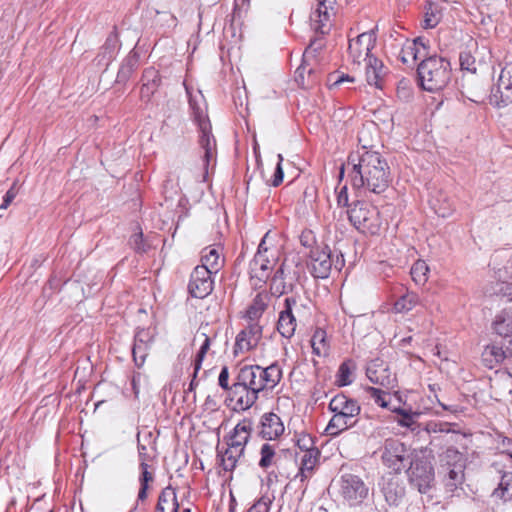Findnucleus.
<instances>
[{
    "label": "nucleus",
    "mask_w": 512,
    "mask_h": 512,
    "mask_svg": "<svg viewBox=\"0 0 512 512\" xmlns=\"http://www.w3.org/2000/svg\"><path fill=\"white\" fill-rule=\"evenodd\" d=\"M350 183L353 189L366 193L380 195L392 182L391 168L387 159L378 151L361 150L353 152L348 157Z\"/></svg>",
    "instance_id": "f257e3e1"
},
{
    "label": "nucleus",
    "mask_w": 512,
    "mask_h": 512,
    "mask_svg": "<svg viewBox=\"0 0 512 512\" xmlns=\"http://www.w3.org/2000/svg\"><path fill=\"white\" fill-rule=\"evenodd\" d=\"M283 371L277 362L266 368L260 365H245L238 371L232 384L231 401L235 410L246 411L259 399L260 393L273 390L281 381Z\"/></svg>",
    "instance_id": "f03ea898"
},
{
    "label": "nucleus",
    "mask_w": 512,
    "mask_h": 512,
    "mask_svg": "<svg viewBox=\"0 0 512 512\" xmlns=\"http://www.w3.org/2000/svg\"><path fill=\"white\" fill-rule=\"evenodd\" d=\"M269 240L270 236L267 232L249 263V278L254 289H262L265 286L279 260V249Z\"/></svg>",
    "instance_id": "7ed1b4c3"
},
{
    "label": "nucleus",
    "mask_w": 512,
    "mask_h": 512,
    "mask_svg": "<svg viewBox=\"0 0 512 512\" xmlns=\"http://www.w3.org/2000/svg\"><path fill=\"white\" fill-rule=\"evenodd\" d=\"M191 116L199 129L198 145L202 151V177L205 180L208 176L209 167L216 163L217 143L212 134L210 120L203 108H201L193 99L189 100Z\"/></svg>",
    "instance_id": "20e7f679"
},
{
    "label": "nucleus",
    "mask_w": 512,
    "mask_h": 512,
    "mask_svg": "<svg viewBox=\"0 0 512 512\" xmlns=\"http://www.w3.org/2000/svg\"><path fill=\"white\" fill-rule=\"evenodd\" d=\"M420 87L428 92H437L447 86L451 79L450 62L440 56L423 58L417 66Z\"/></svg>",
    "instance_id": "39448f33"
},
{
    "label": "nucleus",
    "mask_w": 512,
    "mask_h": 512,
    "mask_svg": "<svg viewBox=\"0 0 512 512\" xmlns=\"http://www.w3.org/2000/svg\"><path fill=\"white\" fill-rule=\"evenodd\" d=\"M347 215L350 223L360 233L368 235L380 233L382 218L377 207L358 200L347 209Z\"/></svg>",
    "instance_id": "423d86ee"
},
{
    "label": "nucleus",
    "mask_w": 512,
    "mask_h": 512,
    "mask_svg": "<svg viewBox=\"0 0 512 512\" xmlns=\"http://www.w3.org/2000/svg\"><path fill=\"white\" fill-rule=\"evenodd\" d=\"M381 459L383 464L395 473L404 470L412 460L405 444L394 438L385 440Z\"/></svg>",
    "instance_id": "0eeeda50"
},
{
    "label": "nucleus",
    "mask_w": 512,
    "mask_h": 512,
    "mask_svg": "<svg viewBox=\"0 0 512 512\" xmlns=\"http://www.w3.org/2000/svg\"><path fill=\"white\" fill-rule=\"evenodd\" d=\"M333 264L337 270H341L344 265L343 255L341 254L340 257L337 255L336 261L333 262L332 253L328 246L324 248L316 247L310 251L309 269L314 278H328Z\"/></svg>",
    "instance_id": "6e6552de"
},
{
    "label": "nucleus",
    "mask_w": 512,
    "mask_h": 512,
    "mask_svg": "<svg viewBox=\"0 0 512 512\" xmlns=\"http://www.w3.org/2000/svg\"><path fill=\"white\" fill-rule=\"evenodd\" d=\"M409 481L420 493H427L434 481V468L430 461L414 458L408 464Z\"/></svg>",
    "instance_id": "1a4fd4ad"
},
{
    "label": "nucleus",
    "mask_w": 512,
    "mask_h": 512,
    "mask_svg": "<svg viewBox=\"0 0 512 512\" xmlns=\"http://www.w3.org/2000/svg\"><path fill=\"white\" fill-rule=\"evenodd\" d=\"M489 101L497 108L512 104V61L507 62L501 69L497 84L491 90Z\"/></svg>",
    "instance_id": "9d476101"
},
{
    "label": "nucleus",
    "mask_w": 512,
    "mask_h": 512,
    "mask_svg": "<svg viewBox=\"0 0 512 512\" xmlns=\"http://www.w3.org/2000/svg\"><path fill=\"white\" fill-rule=\"evenodd\" d=\"M368 492V486L358 475L345 473L340 477V494L350 506L361 504Z\"/></svg>",
    "instance_id": "9b49d317"
},
{
    "label": "nucleus",
    "mask_w": 512,
    "mask_h": 512,
    "mask_svg": "<svg viewBox=\"0 0 512 512\" xmlns=\"http://www.w3.org/2000/svg\"><path fill=\"white\" fill-rule=\"evenodd\" d=\"M213 274L206 267L196 266L190 275L188 283V293L190 296L204 299L210 295L214 288Z\"/></svg>",
    "instance_id": "f8f14e48"
},
{
    "label": "nucleus",
    "mask_w": 512,
    "mask_h": 512,
    "mask_svg": "<svg viewBox=\"0 0 512 512\" xmlns=\"http://www.w3.org/2000/svg\"><path fill=\"white\" fill-rule=\"evenodd\" d=\"M375 42L376 36L373 31L361 33L349 41V58L354 64H360L362 60L367 61L370 56H373L370 52L374 48Z\"/></svg>",
    "instance_id": "ddd939ff"
},
{
    "label": "nucleus",
    "mask_w": 512,
    "mask_h": 512,
    "mask_svg": "<svg viewBox=\"0 0 512 512\" xmlns=\"http://www.w3.org/2000/svg\"><path fill=\"white\" fill-rule=\"evenodd\" d=\"M366 376L371 383L382 386L386 389H393L396 386V376L382 360L372 361L367 369Z\"/></svg>",
    "instance_id": "4468645a"
},
{
    "label": "nucleus",
    "mask_w": 512,
    "mask_h": 512,
    "mask_svg": "<svg viewBox=\"0 0 512 512\" xmlns=\"http://www.w3.org/2000/svg\"><path fill=\"white\" fill-rule=\"evenodd\" d=\"M153 341L154 335L149 329L138 328L136 330L132 347V357L138 368L144 365Z\"/></svg>",
    "instance_id": "2eb2a0df"
},
{
    "label": "nucleus",
    "mask_w": 512,
    "mask_h": 512,
    "mask_svg": "<svg viewBox=\"0 0 512 512\" xmlns=\"http://www.w3.org/2000/svg\"><path fill=\"white\" fill-rule=\"evenodd\" d=\"M328 409L333 414L349 417V420H356V417L361 411V407L358 402L352 398L347 397L343 393H339L331 399L328 405Z\"/></svg>",
    "instance_id": "dca6fc26"
},
{
    "label": "nucleus",
    "mask_w": 512,
    "mask_h": 512,
    "mask_svg": "<svg viewBox=\"0 0 512 512\" xmlns=\"http://www.w3.org/2000/svg\"><path fill=\"white\" fill-rule=\"evenodd\" d=\"M334 4L335 0H318L317 8L310 17L316 33H327L330 18L334 14Z\"/></svg>",
    "instance_id": "f3484780"
},
{
    "label": "nucleus",
    "mask_w": 512,
    "mask_h": 512,
    "mask_svg": "<svg viewBox=\"0 0 512 512\" xmlns=\"http://www.w3.org/2000/svg\"><path fill=\"white\" fill-rule=\"evenodd\" d=\"M252 432V421L243 419L233 430L223 438L226 445H231L245 453L246 446L250 440Z\"/></svg>",
    "instance_id": "a211bd4d"
},
{
    "label": "nucleus",
    "mask_w": 512,
    "mask_h": 512,
    "mask_svg": "<svg viewBox=\"0 0 512 512\" xmlns=\"http://www.w3.org/2000/svg\"><path fill=\"white\" fill-rule=\"evenodd\" d=\"M262 338V326L256 322L250 323L239 332L235 341V353L239 350L250 351L257 347Z\"/></svg>",
    "instance_id": "6ab92c4d"
},
{
    "label": "nucleus",
    "mask_w": 512,
    "mask_h": 512,
    "mask_svg": "<svg viewBox=\"0 0 512 512\" xmlns=\"http://www.w3.org/2000/svg\"><path fill=\"white\" fill-rule=\"evenodd\" d=\"M455 426H457V424L440 421H429L424 425L421 424V432L423 431L428 434L430 436L429 445L435 446L440 440V437L437 436V434L449 435L447 442H456L457 440L455 437L459 435V431L454 429Z\"/></svg>",
    "instance_id": "aec40b11"
},
{
    "label": "nucleus",
    "mask_w": 512,
    "mask_h": 512,
    "mask_svg": "<svg viewBox=\"0 0 512 512\" xmlns=\"http://www.w3.org/2000/svg\"><path fill=\"white\" fill-rule=\"evenodd\" d=\"M512 356V343H502L487 345L482 352L483 364L492 369L505 358Z\"/></svg>",
    "instance_id": "412c9836"
},
{
    "label": "nucleus",
    "mask_w": 512,
    "mask_h": 512,
    "mask_svg": "<svg viewBox=\"0 0 512 512\" xmlns=\"http://www.w3.org/2000/svg\"><path fill=\"white\" fill-rule=\"evenodd\" d=\"M295 304L296 300L294 298H286L284 301L285 309L279 314L277 330L286 339H290L295 334L297 323L292 312V306Z\"/></svg>",
    "instance_id": "4be33fe9"
},
{
    "label": "nucleus",
    "mask_w": 512,
    "mask_h": 512,
    "mask_svg": "<svg viewBox=\"0 0 512 512\" xmlns=\"http://www.w3.org/2000/svg\"><path fill=\"white\" fill-rule=\"evenodd\" d=\"M284 430V424L277 414L270 412L262 416L259 435L263 439L274 440L281 436Z\"/></svg>",
    "instance_id": "5701e85b"
},
{
    "label": "nucleus",
    "mask_w": 512,
    "mask_h": 512,
    "mask_svg": "<svg viewBox=\"0 0 512 512\" xmlns=\"http://www.w3.org/2000/svg\"><path fill=\"white\" fill-rule=\"evenodd\" d=\"M141 82V100L149 102L161 85V75L154 67H148L143 71Z\"/></svg>",
    "instance_id": "b1692460"
},
{
    "label": "nucleus",
    "mask_w": 512,
    "mask_h": 512,
    "mask_svg": "<svg viewBox=\"0 0 512 512\" xmlns=\"http://www.w3.org/2000/svg\"><path fill=\"white\" fill-rule=\"evenodd\" d=\"M320 457L319 449H312L307 452H303L301 457L300 467L298 473L295 475V480H299L301 483L306 482L312 477L315 466Z\"/></svg>",
    "instance_id": "393cba45"
},
{
    "label": "nucleus",
    "mask_w": 512,
    "mask_h": 512,
    "mask_svg": "<svg viewBox=\"0 0 512 512\" xmlns=\"http://www.w3.org/2000/svg\"><path fill=\"white\" fill-rule=\"evenodd\" d=\"M120 47L118 33L116 27L107 36L105 43L100 49V52L96 56L95 60L98 64L108 65L115 57Z\"/></svg>",
    "instance_id": "a878e982"
},
{
    "label": "nucleus",
    "mask_w": 512,
    "mask_h": 512,
    "mask_svg": "<svg viewBox=\"0 0 512 512\" xmlns=\"http://www.w3.org/2000/svg\"><path fill=\"white\" fill-rule=\"evenodd\" d=\"M366 62L365 74L368 84L382 88L383 78L386 74L383 62L375 56H370Z\"/></svg>",
    "instance_id": "bb28decb"
},
{
    "label": "nucleus",
    "mask_w": 512,
    "mask_h": 512,
    "mask_svg": "<svg viewBox=\"0 0 512 512\" xmlns=\"http://www.w3.org/2000/svg\"><path fill=\"white\" fill-rule=\"evenodd\" d=\"M244 456V452L231 446L226 445V448H220L217 446V457L220 459V465L226 472H232L241 457Z\"/></svg>",
    "instance_id": "cd10ccee"
},
{
    "label": "nucleus",
    "mask_w": 512,
    "mask_h": 512,
    "mask_svg": "<svg viewBox=\"0 0 512 512\" xmlns=\"http://www.w3.org/2000/svg\"><path fill=\"white\" fill-rule=\"evenodd\" d=\"M499 479L497 487L492 492V497L508 502L512 500V472L497 470Z\"/></svg>",
    "instance_id": "c85d7f7f"
},
{
    "label": "nucleus",
    "mask_w": 512,
    "mask_h": 512,
    "mask_svg": "<svg viewBox=\"0 0 512 512\" xmlns=\"http://www.w3.org/2000/svg\"><path fill=\"white\" fill-rule=\"evenodd\" d=\"M178 510L179 503L175 489L172 486L165 487L158 497L155 512H178Z\"/></svg>",
    "instance_id": "c756f323"
},
{
    "label": "nucleus",
    "mask_w": 512,
    "mask_h": 512,
    "mask_svg": "<svg viewBox=\"0 0 512 512\" xmlns=\"http://www.w3.org/2000/svg\"><path fill=\"white\" fill-rule=\"evenodd\" d=\"M495 333L501 337L502 343H512V314L498 315L493 322Z\"/></svg>",
    "instance_id": "7c9ffc66"
},
{
    "label": "nucleus",
    "mask_w": 512,
    "mask_h": 512,
    "mask_svg": "<svg viewBox=\"0 0 512 512\" xmlns=\"http://www.w3.org/2000/svg\"><path fill=\"white\" fill-rule=\"evenodd\" d=\"M357 420H349V417H343L338 414H333L328 425L325 428V432L328 436L336 437L343 431L353 427Z\"/></svg>",
    "instance_id": "2f4dec72"
},
{
    "label": "nucleus",
    "mask_w": 512,
    "mask_h": 512,
    "mask_svg": "<svg viewBox=\"0 0 512 512\" xmlns=\"http://www.w3.org/2000/svg\"><path fill=\"white\" fill-rule=\"evenodd\" d=\"M201 263L200 266L206 267L211 273L216 274L222 265L220 261V249L212 246L203 249Z\"/></svg>",
    "instance_id": "473e14b6"
},
{
    "label": "nucleus",
    "mask_w": 512,
    "mask_h": 512,
    "mask_svg": "<svg viewBox=\"0 0 512 512\" xmlns=\"http://www.w3.org/2000/svg\"><path fill=\"white\" fill-rule=\"evenodd\" d=\"M430 204L435 213L442 218L451 216L454 211L453 203L442 192L433 197Z\"/></svg>",
    "instance_id": "72a5a7b5"
},
{
    "label": "nucleus",
    "mask_w": 512,
    "mask_h": 512,
    "mask_svg": "<svg viewBox=\"0 0 512 512\" xmlns=\"http://www.w3.org/2000/svg\"><path fill=\"white\" fill-rule=\"evenodd\" d=\"M420 40L421 37H418L413 41H406L399 54V58L402 63L409 64L410 62H415L421 58V50L418 47V42Z\"/></svg>",
    "instance_id": "f704fd0d"
},
{
    "label": "nucleus",
    "mask_w": 512,
    "mask_h": 512,
    "mask_svg": "<svg viewBox=\"0 0 512 512\" xmlns=\"http://www.w3.org/2000/svg\"><path fill=\"white\" fill-rule=\"evenodd\" d=\"M464 482V471L462 465L450 468L444 478L446 492L454 493Z\"/></svg>",
    "instance_id": "c9c22d12"
},
{
    "label": "nucleus",
    "mask_w": 512,
    "mask_h": 512,
    "mask_svg": "<svg viewBox=\"0 0 512 512\" xmlns=\"http://www.w3.org/2000/svg\"><path fill=\"white\" fill-rule=\"evenodd\" d=\"M395 412L401 416L397 421L400 426L409 428L412 432H421V423L417 422V418L419 417L418 413L402 408L396 409Z\"/></svg>",
    "instance_id": "e433bc0d"
},
{
    "label": "nucleus",
    "mask_w": 512,
    "mask_h": 512,
    "mask_svg": "<svg viewBox=\"0 0 512 512\" xmlns=\"http://www.w3.org/2000/svg\"><path fill=\"white\" fill-rule=\"evenodd\" d=\"M141 475L139 478L140 489L137 496V501H144L147 499L149 482H152L154 477L153 474L148 470L149 465L146 462H140Z\"/></svg>",
    "instance_id": "4c0bfd02"
},
{
    "label": "nucleus",
    "mask_w": 512,
    "mask_h": 512,
    "mask_svg": "<svg viewBox=\"0 0 512 512\" xmlns=\"http://www.w3.org/2000/svg\"><path fill=\"white\" fill-rule=\"evenodd\" d=\"M138 65V58L136 57V55H129L127 56L119 70H118V73H117V82L121 83V82H126L132 75V73L134 72V70L136 69Z\"/></svg>",
    "instance_id": "58836bf2"
},
{
    "label": "nucleus",
    "mask_w": 512,
    "mask_h": 512,
    "mask_svg": "<svg viewBox=\"0 0 512 512\" xmlns=\"http://www.w3.org/2000/svg\"><path fill=\"white\" fill-rule=\"evenodd\" d=\"M418 300L419 297L416 293L407 292L395 301L393 308L397 313L408 312L416 306Z\"/></svg>",
    "instance_id": "ea45409f"
},
{
    "label": "nucleus",
    "mask_w": 512,
    "mask_h": 512,
    "mask_svg": "<svg viewBox=\"0 0 512 512\" xmlns=\"http://www.w3.org/2000/svg\"><path fill=\"white\" fill-rule=\"evenodd\" d=\"M429 266L424 260H417L411 267L412 280L417 285H424L428 280Z\"/></svg>",
    "instance_id": "a19ab883"
},
{
    "label": "nucleus",
    "mask_w": 512,
    "mask_h": 512,
    "mask_svg": "<svg viewBox=\"0 0 512 512\" xmlns=\"http://www.w3.org/2000/svg\"><path fill=\"white\" fill-rule=\"evenodd\" d=\"M265 299L266 297L260 293L254 297L252 304L248 307L246 311V317L249 320L255 321L262 316L263 312L267 308V303Z\"/></svg>",
    "instance_id": "79ce46f5"
},
{
    "label": "nucleus",
    "mask_w": 512,
    "mask_h": 512,
    "mask_svg": "<svg viewBox=\"0 0 512 512\" xmlns=\"http://www.w3.org/2000/svg\"><path fill=\"white\" fill-rule=\"evenodd\" d=\"M441 20V12L438 9L437 5L433 3H428L425 6V13L423 19V28L432 29L438 25Z\"/></svg>",
    "instance_id": "37998d69"
},
{
    "label": "nucleus",
    "mask_w": 512,
    "mask_h": 512,
    "mask_svg": "<svg viewBox=\"0 0 512 512\" xmlns=\"http://www.w3.org/2000/svg\"><path fill=\"white\" fill-rule=\"evenodd\" d=\"M462 459V453L452 446L448 447L442 454L439 455L440 463L451 468L461 465Z\"/></svg>",
    "instance_id": "c03bdc74"
},
{
    "label": "nucleus",
    "mask_w": 512,
    "mask_h": 512,
    "mask_svg": "<svg viewBox=\"0 0 512 512\" xmlns=\"http://www.w3.org/2000/svg\"><path fill=\"white\" fill-rule=\"evenodd\" d=\"M276 447L269 443H264L260 448V460L259 467L262 469H268L275 463Z\"/></svg>",
    "instance_id": "a18cd8bd"
},
{
    "label": "nucleus",
    "mask_w": 512,
    "mask_h": 512,
    "mask_svg": "<svg viewBox=\"0 0 512 512\" xmlns=\"http://www.w3.org/2000/svg\"><path fill=\"white\" fill-rule=\"evenodd\" d=\"M199 336L203 338V341L193 362L194 378L197 376L199 370L201 369L203 360L211 346V339L206 333H201Z\"/></svg>",
    "instance_id": "49530a36"
},
{
    "label": "nucleus",
    "mask_w": 512,
    "mask_h": 512,
    "mask_svg": "<svg viewBox=\"0 0 512 512\" xmlns=\"http://www.w3.org/2000/svg\"><path fill=\"white\" fill-rule=\"evenodd\" d=\"M270 278V291L272 295L281 296L291 292L294 288L289 280L284 281L282 278H279V276L274 275Z\"/></svg>",
    "instance_id": "de8ad7c7"
},
{
    "label": "nucleus",
    "mask_w": 512,
    "mask_h": 512,
    "mask_svg": "<svg viewBox=\"0 0 512 512\" xmlns=\"http://www.w3.org/2000/svg\"><path fill=\"white\" fill-rule=\"evenodd\" d=\"M352 370L349 361H345L340 364L337 375H336V385L338 387H345L352 383Z\"/></svg>",
    "instance_id": "09e8293b"
},
{
    "label": "nucleus",
    "mask_w": 512,
    "mask_h": 512,
    "mask_svg": "<svg viewBox=\"0 0 512 512\" xmlns=\"http://www.w3.org/2000/svg\"><path fill=\"white\" fill-rule=\"evenodd\" d=\"M311 346L313 349V353L318 356L326 352V332L323 329L318 328L315 330L311 338Z\"/></svg>",
    "instance_id": "8fccbe9b"
},
{
    "label": "nucleus",
    "mask_w": 512,
    "mask_h": 512,
    "mask_svg": "<svg viewBox=\"0 0 512 512\" xmlns=\"http://www.w3.org/2000/svg\"><path fill=\"white\" fill-rule=\"evenodd\" d=\"M295 437H296V439H295L296 445L302 452H307L312 449H318L315 446L314 438L310 434L302 432V433L296 434Z\"/></svg>",
    "instance_id": "3c124183"
},
{
    "label": "nucleus",
    "mask_w": 512,
    "mask_h": 512,
    "mask_svg": "<svg viewBox=\"0 0 512 512\" xmlns=\"http://www.w3.org/2000/svg\"><path fill=\"white\" fill-rule=\"evenodd\" d=\"M397 97L402 101H409L413 96L411 82L408 79H401L396 88Z\"/></svg>",
    "instance_id": "603ef678"
},
{
    "label": "nucleus",
    "mask_w": 512,
    "mask_h": 512,
    "mask_svg": "<svg viewBox=\"0 0 512 512\" xmlns=\"http://www.w3.org/2000/svg\"><path fill=\"white\" fill-rule=\"evenodd\" d=\"M374 402L382 408H386L389 405V393L375 387H368L366 390Z\"/></svg>",
    "instance_id": "864d4df0"
},
{
    "label": "nucleus",
    "mask_w": 512,
    "mask_h": 512,
    "mask_svg": "<svg viewBox=\"0 0 512 512\" xmlns=\"http://www.w3.org/2000/svg\"><path fill=\"white\" fill-rule=\"evenodd\" d=\"M129 244L136 253H146L149 249V245L144 241L141 230L130 237Z\"/></svg>",
    "instance_id": "5fc2aeb1"
},
{
    "label": "nucleus",
    "mask_w": 512,
    "mask_h": 512,
    "mask_svg": "<svg viewBox=\"0 0 512 512\" xmlns=\"http://www.w3.org/2000/svg\"><path fill=\"white\" fill-rule=\"evenodd\" d=\"M288 268L287 260H284L275 271L274 276H279V278H282L284 281L289 280L292 286H294L297 281V273L295 271L292 273Z\"/></svg>",
    "instance_id": "6e6d98bb"
},
{
    "label": "nucleus",
    "mask_w": 512,
    "mask_h": 512,
    "mask_svg": "<svg viewBox=\"0 0 512 512\" xmlns=\"http://www.w3.org/2000/svg\"><path fill=\"white\" fill-rule=\"evenodd\" d=\"M393 483H388L386 487L383 488V493L385 496L386 501L390 505H398V501L403 496V489H400L399 491L397 489H392Z\"/></svg>",
    "instance_id": "4d7b16f0"
},
{
    "label": "nucleus",
    "mask_w": 512,
    "mask_h": 512,
    "mask_svg": "<svg viewBox=\"0 0 512 512\" xmlns=\"http://www.w3.org/2000/svg\"><path fill=\"white\" fill-rule=\"evenodd\" d=\"M460 67L472 73L476 72L475 58L468 52H462L459 55Z\"/></svg>",
    "instance_id": "13d9d810"
},
{
    "label": "nucleus",
    "mask_w": 512,
    "mask_h": 512,
    "mask_svg": "<svg viewBox=\"0 0 512 512\" xmlns=\"http://www.w3.org/2000/svg\"><path fill=\"white\" fill-rule=\"evenodd\" d=\"M307 72V66L302 63L297 69H296V76L295 80L296 82L304 89L312 87L314 84H316V80L312 81H306L304 74Z\"/></svg>",
    "instance_id": "bf43d9fd"
},
{
    "label": "nucleus",
    "mask_w": 512,
    "mask_h": 512,
    "mask_svg": "<svg viewBox=\"0 0 512 512\" xmlns=\"http://www.w3.org/2000/svg\"><path fill=\"white\" fill-rule=\"evenodd\" d=\"M218 385L224 390L228 392L229 399L231 400L232 393V385L229 384V369L227 366H223L221 368L219 377H218Z\"/></svg>",
    "instance_id": "052dcab7"
},
{
    "label": "nucleus",
    "mask_w": 512,
    "mask_h": 512,
    "mask_svg": "<svg viewBox=\"0 0 512 512\" xmlns=\"http://www.w3.org/2000/svg\"><path fill=\"white\" fill-rule=\"evenodd\" d=\"M272 504V498L267 495L260 497L251 507L252 512H269Z\"/></svg>",
    "instance_id": "680f3d73"
},
{
    "label": "nucleus",
    "mask_w": 512,
    "mask_h": 512,
    "mask_svg": "<svg viewBox=\"0 0 512 512\" xmlns=\"http://www.w3.org/2000/svg\"><path fill=\"white\" fill-rule=\"evenodd\" d=\"M19 188L16 183H13L12 186L8 189L3 197V202L0 205V210H5L9 207V205L13 202V200L18 195Z\"/></svg>",
    "instance_id": "e2e57ef3"
},
{
    "label": "nucleus",
    "mask_w": 512,
    "mask_h": 512,
    "mask_svg": "<svg viewBox=\"0 0 512 512\" xmlns=\"http://www.w3.org/2000/svg\"><path fill=\"white\" fill-rule=\"evenodd\" d=\"M277 157H278V163L276 165L273 179L271 182V185L273 187H278L283 182V178H284V171L282 168L283 156H282V154H278Z\"/></svg>",
    "instance_id": "0e129e2a"
},
{
    "label": "nucleus",
    "mask_w": 512,
    "mask_h": 512,
    "mask_svg": "<svg viewBox=\"0 0 512 512\" xmlns=\"http://www.w3.org/2000/svg\"><path fill=\"white\" fill-rule=\"evenodd\" d=\"M299 240L302 246L314 249L313 247L316 243V237L312 230H303L299 237Z\"/></svg>",
    "instance_id": "69168bd1"
},
{
    "label": "nucleus",
    "mask_w": 512,
    "mask_h": 512,
    "mask_svg": "<svg viewBox=\"0 0 512 512\" xmlns=\"http://www.w3.org/2000/svg\"><path fill=\"white\" fill-rule=\"evenodd\" d=\"M328 81L330 82V84H329L330 88H334V87L339 86L341 83H343L345 81L353 82L354 79L352 77H350L349 75L343 74L341 76H338L336 74H330Z\"/></svg>",
    "instance_id": "338daca9"
},
{
    "label": "nucleus",
    "mask_w": 512,
    "mask_h": 512,
    "mask_svg": "<svg viewBox=\"0 0 512 512\" xmlns=\"http://www.w3.org/2000/svg\"><path fill=\"white\" fill-rule=\"evenodd\" d=\"M323 47V41L321 38H314L310 41L309 46L306 48L304 52V57H306L309 53H317Z\"/></svg>",
    "instance_id": "774afa93"
}]
</instances>
